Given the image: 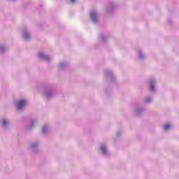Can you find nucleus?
Returning <instances> with one entry per match:
<instances>
[{
  "instance_id": "39448f33",
  "label": "nucleus",
  "mask_w": 179,
  "mask_h": 179,
  "mask_svg": "<svg viewBox=\"0 0 179 179\" xmlns=\"http://www.w3.org/2000/svg\"><path fill=\"white\" fill-rule=\"evenodd\" d=\"M171 125H169V124H166V125H165V127H164V130L165 131H167V129H169V128H171Z\"/></svg>"
},
{
  "instance_id": "0eeeda50",
  "label": "nucleus",
  "mask_w": 179,
  "mask_h": 179,
  "mask_svg": "<svg viewBox=\"0 0 179 179\" xmlns=\"http://www.w3.org/2000/svg\"><path fill=\"white\" fill-rule=\"evenodd\" d=\"M146 101H147V102L150 101V99H146Z\"/></svg>"
},
{
  "instance_id": "423d86ee",
  "label": "nucleus",
  "mask_w": 179,
  "mask_h": 179,
  "mask_svg": "<svg viewBox=\"0 0 179 179\" xmlns=\"http://www.w3.org/2000/svg\"><path fill=\"white\" fill-rule=\"evenodd\" d=\"M8 124V121L6 120H3L2 125H6Z\"/></svg>"
},
{
  "instance_id": "20e7f679",
  "label": "nucleus",
  "mask_w": 179,
  "mask_h": 179,
  "mask_svg": "<svg viewBox=\"0 0 179 179\" xmlns=\"http://www.w3.org/2000/svg\"><path fill=\"white\" fill-rule=\"evenodd\" d=\"M101 150L103 152L106 153V147H104V145H102L101 147Z\"/></svg>"
},
{
  "instance_id": "f257e3e1",
  "label": "nucleus",
  "mask_w": 179,
  "mask_h": 179,
  "mask_svg": "<svg viewBox=\"0 0 179 179\" xmlns=\"http://www.w3.org/2000/svg\"><path fill=\"white\" fill-rule=\"evenodd\" d=\"M26 106V101L25 100H21L18 102L17 108L19 110H21V108H23Z\"/></svg>"
},
{
  "instance_id": "1a4fd4ad",
  "label": "nucleus",
  "mask_w": 179,
  "mask_h": 179,
  "mask_svg": "<svg viewBox=\"0 0 179 179\" xmlns=\"http://www.w3.org/2000/svg\"><path fill=\"white\" fill-rule=\"evenodd\" d=\"M43 132H45V127L43 128Z\"/></svg>"
},
{
  "instance_id": "7ed1b4c3",
  "label": "nucleus",
  "mask_w": 179,
  "mask_h": 179,
  "mask_svg": "<svg viewBox=\"0 0 179 179\" xmlns=\"http://www.w3.org/2000/svg\"><path fill=\"white\" fill-rule=\"evenodd\" d=\"M150 90H155V85H153V83H150Z\"/></svg>"
},
{
  "instance_id": "9d476101",
  "label": "nucleus",
  "mask_w": 179,
  "mask_h": 179,
  "mask_svg": "<svg viewBox=\"0 0 179 179\" xmlns=\"http://www.w3.org/2000/svg\"><path fill=\"white\" fill-rule=\"evenodd\" d=\"M25 38H27V34H25Z\"/></svg>"
},
{
  "instance_id": "6e6552de",
  "label": "nucleus",
  "mask_w": 179,
  "mask_h": 179,
  "mask_svg": "<svg viewBox=\"0 0 179 179\" xmlns=\"http://www.w3.org/2000/svg\"><path fill=\"white\" fill-rule=\"evenodd\" d=\"M75 1H76V0H71V2H72V3H73V2H75Z\"/></svg>"
},
{
  "instance_id": "f03ea898",
  "label": "nucleus",
  "mask_w": 179,
  "mask_h": 179,
  "mask_svg": "<svg viewBox=\"0 0 179 179\" xmlns=\"http://www.w3.org/2000/svg\"><path fill=\"white\" fill-rule=\"evenodd\" d=\"M91 19L92 20H96L97 19V15L94 12L91 13Z\"/></svg>"
}]
</instances>
